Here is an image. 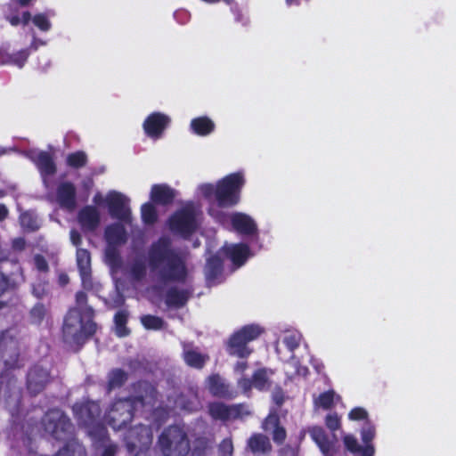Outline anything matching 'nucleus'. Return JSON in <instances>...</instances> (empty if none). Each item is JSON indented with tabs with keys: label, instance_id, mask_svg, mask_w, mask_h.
<instances>
[{
	"label": "nucleus",
	"instance_id": "13",
	"mask_svg": "<svg viewBox=\"0 0 456 456\" xmlns=\"http://www.w3.org/2000/svg\"><path fill=\"white\" fill-rule=\"evenodd\" d=\"M208 413L213 420L226 422L248 416L250 411L246 403L227 405L223 402H211L208 404Z\"/></svg>",
	"mask_w": 456,
	"mask_h": 456
},
{
	"label": "nucleus",
	"instance_id": "22",
	"mask_svg": "<svg viewBox=\"0 0 456 456\" xmlns=\"http://www.w3.org/2000/svg\"><path fill=\"white\" fill-rule=\"evenodd\" d=\"M262 428L265 431L271 432L272 439L276 445H281L286 441L287 431L281 426L280 417L277 414H269L265 419Z\"/></svg>",
	"mask_w": 456,
	"mask_h": 456
},
{
	"label": "nucleus",
	"instance_id": "40",
	"mask_svg": "<svg viewBox=\"0 0 456 456\" xmlns=\"http://www.w3.org/2000/svg\"><path fill=\"white\" fill-rule=\"evenodd\" d=\"M152 202H146L141 207L142 220L146 225H152L158 221V212Z\"/></svg>",
	"mask_w": 456,
	"mask_h": 456
},
{
	"label": "nucleus",
	"instance_id": "34",
	"mask_svg": "<svg viewBox=\"0 0 456 456\" xmlns=\"http://www.w3.org/2000/svg\"><path fill=\"white\" fill-rule=\"evenodd\" d=\"M105 239L110 245H122L126 242L127 236L125 227L120 224H114L105 229Z\"/></svg>",
	"mask_w": 456,
	"mask_h": 456
},
{
	"label": "nucleus",
	"instance_id": "36",
	"mask_svg": "<svg viewBox=\"0 0 456 456\" xmlns=\"http://www.w3.org/2000/svg\"><path fill=\"white\" fill-rule=\"evenodd\" d=\"M129 314L126 310L118 311L113 318L115 326V334L118 338H125L130 335L131 330L126 326Z\"/></svg>",
	"mask_w": 456,
	"mask_h": 456
},
{
	"label": "nucleus",
	"instance_id": "51",
	"mask_svg": "<svg viewBox=\"0 0 456 456\" xmlns=\"http://www.w3.org/2000/svg\"><path fill=\"white\" fill-rule=\"evenodd\" d=\"M202 196L207 200H211L212 198L216 199V185H213L212 183H202L199 187Z\"/></svg>",
	"mask_w": 456,
	"mask_h": 456
},
{
	"label": "nucleus",
	"instance_id": "58",
	"mask_svg": "<svg viewBox=\"0 0 456 456\" xmlns=\"http://www.w3.org/2000/svg\"><path fill=\"white\" fill-rule=\"evenodd\" d=\"M118 452V445L116 444L110 443L104 446L102 456H115Z\"/></svg>",
	"mask_w": 456,
	"mask_h": 456
},
{
	"label": "nucleus",
	"instance_id": "49",
	"mask_svg": "<svg viewBox=\"0 0 456 456\" xmlns=\"http://www.w3.org/2000/svg\"><path fill=\"white\" fill-rule=\"evenodd\" d=\"M233 454V443L231 437L223 439L218 445L219 456H232Z\"/></svg>",
	"mask_w": 456,
	"mask_h": 456
},
{
	"label": "nucleus",
	"instance_id": "50",
	"mask_svg": "<svg viewBox=\"0 0 456 456\" xmlns=\"http://www.w3.org/2000/svg\"><path fill=\"white\" fill-rule=\"evenodd\" d=\"M325 425L331 432H335L341 428V419L337 413H330L325 418Z\"/></svg>",
	"mask_w": 456,
	"mask_h": 456
},
{
	"label": "nucleus",
	"instance_id": "10",
	"mask_svg": "<svg viewBox=\"0 0 456 456\" xmlns=\"http://www.w3.org/2000/svg\"><path fill=\"white\" fill-rule=\"evenodd\" d=\"M129 396H126L130 403L135 407H153L158 402L159 391L157 386L146 379H139L130 385Z\"/></svg>",
	"mask_w": 456,
	"mask_h": 456
},
{
	"label": "nucleus",
	"instance_id": "24",
	"mask_svg": "<svg viewBox=\"0 0 456 456\" xmlns=\"http://www.w3.org/2000/svg\"><path fill=\"white\" fill-rule=\"evenodd\" d=\"M176 197V191L166 183L153 184L151 189V200L157 205H171Z\"/></svg>",
	"mask_w": 456,
	"mask_h": 456
},
{
	"label": "nucleus",
	"instance_id": "26",
	"mask_svg": "<svg viewBox=\"0 0 456 456\" xmlns=\"http://www.w3.org/2000/svg\"><path fill=\"white\" fill-rule=\"evenodd\" d=\"M247 448L254 455H267L273 451L269 437L262 433H253L247 440Z\"/></svg>",
	"mask_w": 456,
	"mask_h": 456
},
{
	"label": "nucleus",
	"instance_id": "18",
	"mask_svg": "<svg viewBox=\"0 0 456 456\" xmlns=\"http://www.w3.org/2000/svg\"><path fill=\"white\" fill-rule=\"evenodd\" d=\"M313 441L317 444L323 456H335L338 451V442L335 434L330 438L322 427H313L309 430Z\"/></svg>",
	"mask_w": 456,
	"mask_h": 456
},
{
	"label": "nucleus",
	"instance_id": "39",
	"mask_svg": "<svg viewBox=\"0 0 456 456\" xmlns=\"http://www.w3.org/2000/svg\"><path fill=\"white\" fill-rule=\"evenodd\" d=\"M105 305L110 308H119L124 305L126 298L120 287H113L107 297H103Z\"/></svg>",
	"mask_w": 456,
	"mask_h": 456
},
{
	"label": "nucleus",
	"instance_id": "45",
	"mask_svg": "<svg viewBox=\"0 0 456 456\" xmlns=\"http://www.w3.org/2000/svg\"><path fill=\"white\" fill-rule=\"evenodd\" d=\"M45 307L43 304H37L30 310L29 315L32 323L40 324L45 316Z\"/></svg>",
	"mask_w": 456,
	"mask_h": 456
},
{
	"label": "nucleus",
	"instance_id": "5",
	"mask_svg": "<svg viewBox=\"0 0 456 456\" xmlns=\"http://www.w3.org/2000/svg\"><path fill=\"white\" fill-rule=\"evenodd\" d=\"M158 445L164 456H186L191 450L186 431L177 425L164 428L158 438Z\"/></svg>",
	"mask_w": 456,
	"mask_h": 456
},
{
	"label": "nucleus",
	"instance_id": "46",
	"mask_svg": "<svg viewBox=\"0 0 456 456\" xmlns=\"http://www.w3.org/2000/svg\"><path fill=\"white\" fill-rule=\"evenodd\" d=\"M31 20L37 28L44 32L50 30L52 27L49 19L45 13H37L33 18L31 17Z\"/></svg>",
	"mask_w": 456,
	"mask_h": 456
},
{
	"label": "nucleus",
	"instance_id": "53",
	"mask_svg": "<svg viewBox=\"0 0 456 456\" xmlns=\"http://www.w3.org/2000/svg\"><path fill=\"white\" fill-rule=\"evenodd\" d=\"M283 343L289 351L293 352L299 346L300 339L298 336L292 334L286 336L283 339Z\"/></svg>",
	"mask_w": 456,
	"mask_h": 456
},
{
	"label": "nucleus",
	"instance_id": "9",
	"mask_svg": "<svg viewBox=\"0 0 456 456\" xmlns=\"http://www.w3.org/2000/svg\"><path fill=\"white\" fill-rule=\"evenodd\" d=\"M375 435V427L367 420L361 429V438L364 445H361L353 435H346L343 437L345 449L353 456H374L375 448L372 444V440Z\"/></svg>",
	"mask_w": 456,
	"mask_h": 456
},
{
	"label": "nucleus",
	"instance_id": "55",
	"mask_svg": "<svg viewBox=\"0 0 456 456\" xmlns=\"http://www.w3.org/2000/svg\"><path fill=\"white\" fill-rule=\"evenodd\" d=\"M273 400L278 407H281L284 403L285 395L281 387H278L275 388L273 394Z\"/></svg>",
	"mask_w": 456,
	"mask_h": 456
},
{
	"label": "nucleus",
	"instance_id": "38",
	"mask_svg": "<svg viewBox=\"0 0 456 456\" xmlns=\"http://www.w3.org/2000/svg\"><path fill=\"white\" fill-rule=\"evenodd\" d=\"M65 163L70 168L80 169L87 165L88 156L84 151H77L67 155Z\"/></svg>",
	"mask_w": 456,
	"mask_h": 456
},
{
	"label": "nucleus",
	"instance_id": "35",
	"mask_svg": "<svg viewBox=\"0 0 456 456\" xmlns=\"http://www.w3.org/2000/svg\"><path fill=\"white\" fill-rule=\"evenodd\" d=\"M128 380V373L121 368L112 369L108 373V380L106 384V392L110 394L111 391L122 387Z\"/></svg>",
	"mask_w": 456,
	"mask_h": 456
},
{
	"label": "nucleus",
	"instance_id": "3",
	"mask_svg": "<svg viewBox=\"0 0 456 456\" xmlns=\"http://www.w3.org/2000/svg\"><path fill=\"white\" fill-rule=\"evenodd\" d=\"M42 425L45 432L58 441H65V444L53 456H86V451L77 439L73 437L74 426L70 419L60 409L48 410L42 418Z\"/></svg>",
	"mask_w": 456,
	"mask_h": 456
},
{
	"label": "nucleus",
	"instance_id": "16",
	"mask_svg": "<svg viewBox=\"0 0 456 456\" xmlns=\"http://www.w3.org/2000/svg\"><path fill=\"white\" fill-rule=\"evenodd\" d=\"M72 411L78 425L85 428L94 426L102 413L100 404L94 401L76 403Z\"/></svg>",
	"mask_w": 456,
	"mask_h": 456
},
{
	"label": "nucleus",
	"instance_id": "37",
	"mask_svg": "<svg viewBox=\"0 0 456 456\" xmlns=\"http://www.w3.org/2000/svg\"><path fill=\"white\" fill-rule=\"evenodd\" d=\"M335 400L340 401L341 396L337 395L333 389H330L321 393L319 396L314 399V404L323 410H330L334 406Z\"/></svg>",
	"mask_w": 456,
	"mask_h": 456
},
{
	"label": "nucleus",
	"instance_id": "30",
	"mask_svg": "<svg viewBox=\"0 0 456 456\" xmlns=\"http://www.w3.org/2000/svg\"><path fill=\"white\" fill-rule=\"evenodd\" d=\"M183 359L189 367L196 370H201L209 360V356L206 354L200 353L192 347L184 346Z\"/></svg>",
	"mask_w": 456,
	"mask_h": 456
},
{
	"label": "nucleus",
	"instance_id": "25",
	"mask_svg": "<svg viewBox=\"0 0 456 456\" xmlns=\"http://www.w3.org/2000/svg\"><path fill=\"white\" fill-rule=\"evenodd\" d=\"M231 224L233 230L242 235H254L257 232L255 221L244 213H233L231 216Z\"/></svg>",
	"mask_w": 456,
	"mask_h": 456
},
{
	"label": "nucleus",
	"instance_id": "60",
	"mask_svg": "<svg viewBox=\"0 0 456 456\" xmlns=\"http://www.w3.org/2000/svg\"><path fill=\"white\" fill-rule=\"evenodd\" d=\"M70 240L73 245L79 246L82 242V238L80 233L76 230H71L70 232Z\"/></svg>",
	"mask_w": 456,
	"mask_h": 456
},
{
	"label": "nucleus",
	"instance_id": "33",
	"mask_svg": "<svg viewBox=\"0 0 456 456\" xmlns=\"http://www.w3.org/2000/svg\"><path fill=\"white\" fill-rule=\"evenodd\" d=\"M274 374V370L269 368H258L253 374V382L255 383V388L259 391L269 390L272 387L271 377Z\"/></svg>",
	"mask_w": 456,
	"mask_h": 456
},
{
	"label": "nucleus",
	"instance_id": "4",
	"mask_svg": "<svg viewBox=\"0 0 456 456\" xmlns=\"http://www.w3.org/2000/svg\"><path fill=\"white\" fill-rule=\"evenodd\" d=\"M265 329L259 324L251 323L242 326L235 330L225 342V350L231 356L247 359L254 352L249 346L250 342L256 340Z\"/></svg>",
	"mask_w": 456,
	"mask_h": 456
},
{
	"label": "nucleus",
	"instance_id": "63",
	"mask_svg": "<svg viewBox=\"0 0 456 456\" xmlns=\"http://www.w3.org/2000/svg\"><path fill=\"white\" fill-rule=\"evenodd\" d=\"M32 288H33V294L37 297H40L42 296V294L45 293V287L33 286Z\"/></svg>",
	"mask_w": 456,
	"mask_h": 456
},
{
	"label": "nucleus",
	"instance_id": "54",
	"mask_svg": "<svg viewBox=\"0 0 456 456\" xmlns=\"http://www.w3.org/2000/svg\"><path fill=\"white\" fill-rule=\"evenodd\" d=\"M348 417L352 420H363L367 419L368 412L364 408L355 407L350 411Z\"/></svg>",
	"mask_w": 456,
	"mask_h": 456
},
{
	"label": "nucleus",
	"instance_id": "15",
	"mask_svg": "<svg viewBox=\"0 0 456 456\" xmlns=\"http://www.w3.org/2000/svg\"><path fill=\"white\" fill-rule=\"evenodd\" d=\"M28 158L36 166L45 183L49 177L57 173L53 153L46 151H31L28 153Z\"/></svg>",
	"mask_w": 456,
	"mask_h": 456
},
{
	"label": "nucleus",
	"instance_id": "42",
	"mask_svg": "<svg viewBox=\"0 0 456 456\" xmlns=\"http://www.w3.org/2000/svg\"><path fill=\"white\" fill-rule=\"evenodd\" d=\"M131 278L135 281H142L147 273L146 265L142 260H135L132 263L129 270Z\"/></svg>",
	"mask_w": 456,
	"mask_h": 456
},
{
	"label": "nucleus",
	"instance_id": "59",
	"mask_svg": "<svg viewBox=\"0 0 456 456\" xmlns=\"http://www.w3.org/2000/svg\"><path fill=\"white\" fill-rule=\"evenodd\" d=\"M96 431L99 435L100 441H102V443H104L106 441H110V437L108 436V432L105 428H103L102 426H97Z\"/></svg>",
	"mask_w": 456,
	"mask_h": 456
},
{
	"label": "nucleus",
	"instance_id": "43",
	"mask_svg": "<svg viewBox=\"0 0 456 456\" xmlns=\"http://www.w3.org/2000/svg\"><path fill=\"white\" fill-rule=\"evenodd\" d=\"M28 52L20 50L13 53H6V58L2 60V64L13 63L22 67L28 59Z\"/></svg>",
	"mask_w": 456,
	"mask_h": 456
},
{
	"label": "nucleus",
	"instance_id": "23",
	"mask_svg": "<svg viewBox=\"0 0 456 456\" xmlns=\"http://www.w3.org/2000/svg\"><path fill=\"white\" fill-rule=\"evenodd\" d=\"M59 205L68 210H73L77 205L76 187L71 182L61 183L56 190Z\"/></svg>",
	"mask_w": 456,
	"mask_h": 456
},
{
	"label": "nucleus",
	"instance_id": "19",
	"mask_svg": "<svg viewBox=\"0 0 456 456\" xmlns=\"http://www.w3.org/2000/svg\"><path fill=\"white\" fill-rule=\"evenodd\" d=\"M170 118L161 112H152L144 120L142 127L147 136L159 139L170 124Z\"/></svg>",
	"mask_w": 456,
	"mask_h": 456
},
{
	"label": "nucleus",
	"instance_id": "21",
	"mask_svg": "<svg viewBox=\"0 0 456 456\" xmlns=\"http://www.w3.org/2000/svg\"><path fill=\"white\" fill-rule=\"evenodd\" d=\"M206 387L214 397L228 400L235 397V393L230 388L229 384L225 383L218 373H213L207 378Z\"/></svg>",
	"mask_w": 456,
	"mask_h": 456
},
{
	"label": "nucleus",
	"instance_id": "12",
	"mask_svg": "<svg viewBox=\"0 0 456 456\" xmlns=\"http://www.w3.org/2000/svg\"><path fill=\"white\" fill-rule=\"evenodd\" d=\"M19 340L12 330L7 329L0 333V362L6 370L20 368Z\"/></svg>",
	"mask_w": 456,
	"mask_h": 456
},
{
	"label": "nucleus",
	"instance_id": "20",
	"mask_svg": "<svg viewBox=\"0 0 456 456\" xmlns=\"http://www.w3.org/2000/svg\"><path fill=\"white\" fill-rule=\"evenodd\" d=\"M77 222L83 232H93L100 225V212L95 206H85L77 213Z\"/></svg>",
	"mask_w": 456,
	"mask_h": 456
},
{
	"label": "nucleus",
	"instance_id": "32",
	"mask_svg": "<svg viewBox=\"0 0 456 456\" xmlns=\"http://www.w3.org/2000/svg\"><path fill=\"white\" fill-rule=\"evenodd\" d=\"M76 256L82 285H86L87 279L91 274V254L87 249L80 248L77 249Z\"/></svg>",
	"mask_w": 456,
	"mask_h": 456
},
{
	"label": "nucleus",
	"instance_id": "41",
	"mask_svg": "<svg viewBox=\"0 0 456 456\" xmlns=\"http://www.w3.org/2000/svg\"><path fill=\"white\" fill-rule=\"evenodd\" d=\"M140 321L146 330H159L165 326L164 320L156 315L144 314L141 316Z\"/></svg>",
	"mask_w": 456,
	"mask_h": 456
},
{
	"label": "nucleus",
	"instance_id": "28",
	"mask_svg": "<svg viewBox=\"0 0 456 456\" xmlns=\"http://www.w3.org/2000/svg\"><path fill=\"white\" fill-rule=\"evenodd\" d=\"M225 254L235 267L242 266L250 256V248L245 243L232 244L226 248Z\"/></svg>",
	"mask_w": 456,
	"mask_h": 456
},
{
	"label": "nucleus",
	"instance_id": "44",
	"mask_svg": "<svg viewBox=\"0 0 456 456\" xmlns=\"http://www.w3.org/2000/svg\"><path fill=\"white\" fill-rule=\"evenodd\" d=\"M20 222L23 228L30 232H35L39 229L37 218L31 213H22L20 216Z\"/></svg>",
	"mask_w": 456,
	"mask_h": 456
},
{
	"label": "nucleus",
	"instance_id": "57",
	"mask_svg": "<svg viewBox=\"0 0 456 456\" xmlns=\"http://www.w3.org/2000/svg\"><path fill=\"white\" fill-rule=\"evenodd\" d=\"M107 258L110 262V264L112 266L119 265H120V257L115 250H109L106 254Z\"/></svg>",
	"mask_w": 456,
	"mask_h": 456
},
{
	"label": "nucleus",
	"instance_id": "47",
	"mask_svg": "<svg viewBox=\"0 0 456 456\" xmlns=\"http://www.w3.org/2000/svg\"><path fill=\"white\" fill-rule=\"evenodd\" d=\"M7 20L10 22L12 26H18L20 24H22L23 26H26L29 23L31 20V13L28 11L23 12L21 16L18 14H13L7 17Z\"/></svg>",
	"mask_w": 456,
	"mask_h": 456
},
{
	"label": "nucleus",
	"instance_id": "48",
	"mask_svg": "<svg viewBox=\"0 0 456 456\" xmlns=\"http://www.w3.org/2000/svg\"><path fill=\"white\" fill-rule=\"evenodd\" d=\"M211 441L206 436H199L194 440V451L198 455L204 454L211 448Z\"/></svg>",
	"mask_w": 456,
	"mask_h": 456
},
{
	"label": "nucleus",
	"instance_id": "7",
	"mask_svg": "<svg viewBox=\"0 0 456 456\" xmlns=\"http://www.w3.org/2000/svg\"><path fill=\"white\" fill-rule=\"evenodd\" d=\"M170 232L189 239L198 229L197 213L192 204H186L175 210L167 219Z\"/></svg>",
	"mask_w": 456,
	"mask_h": 456
},
{
	"label": "nucleus",
	"instance_id": "62",
	"mask_svg": "<svg viewBox=\"0 0 456 456\" xmlns=\"http://www.w3.org/2000/svg\"><path fill=\"white\" fill-rule=\"evenodd\" d=\"M9 214L8 208L4 204H0V222L7 218Z\"/></svg>",
	"mask_w": 456,
	"mask_h": 456
},
{
	"label": "nucleus",
	"instance_id": "56",
	"mask_svg": "<svg viewBox=\"0 0 456 456\" xmlns=\"http://www.w3.org/2000/svg\"><path fill=\"white\" fill-rule=\"evenodd\" d=\"M239 387L244 391L248 392L252 387H255V383L253 382V378H241L239 380Z\"/></svg>",
	"mask_w": 456,
	"mask_h": 456
},
{
	"label": "nucleus",
	"instance_id": "27",
	"mask_svg": "<svg viewBox=\"0 0 456 456\" xmlns=\"http://www.w3.org/2000/svg\"><path fill=\"white\" fill-rule=\"evenodd\" d=\"M224 265L221 257L216 255L207 259L204 274L208 282L223 281Z\"/></svg>",
	"mask_w": 456,
	"mask_h": 456
},
{
	"label": "nucleus",
	"instance_id": "8",
	"mask_svg": "<svg viewBox=\"0 0 456 456\" xmlns=\"http://www.w3.org/2000/svg\"><path fill=\"white\" fill-rule=\"evenodd\" d=\"M137 411L126 397L115 399L105 415L107 424L114 430L126 428Z\"/></svg>",
	"mask_w": 456,
	"mask_h": 456
},
{
	"label": "nucleus",
	"instance_id": "29",
	"mask_svg": "<svg viewBox=\"0 0 456 456\" xmlns=\"http://www.w3.org/2000/svg\"><path fill=\"white\" fill-rule=\"evenodd\" d=\"M189 297V290H179L178 287H168L165 294V303L168 308L178 309L186 305Z\"/></svg>",
	"mask_w": 456,
	"mask_h": 456
},
{
	"label": "nucleus",
	"instance_id": "17",
	"mask_svg": "<svg viewBox=\"0 0 456 456\" xmlns=\"http://www.w3.org/2000/svg\"><path fill=\"white\" fill-rule=\"evenodd\" d=\"M128 202V199L118 191H110L106 197L110 216L125 223L131 221V210Z\"/></svg>",
	"mask_w": 456,
	"mask_h": 456
},
{
	"label": "nucleus",
	"instance_id": "2",
	"mask_svg": "<svg viewBox=\"0 0 456 456\" xmlns=\"http://www.w3.org/2000/svg\"><path fill=\"white\" fill-rule=\"evenodd\" d=\"M95 312L87 305V295L84 290L76 294V306L69 309L65 315L62 336L66 343L83 346L97 330L94 321Z\"/></svg>",
	"mask_w": 456,
	"mask_h": 456
},
{
	"label": "nucleus",
	"instance_id": "14",
	"mask_svg": "<svg viewBox=\"0 0 456 456\" xmlns=\"http://www.w3.org/2000/svg\"><path fill=\"white\" fill-rule=\"evenodd\" d=\"M54 381L50 369L38 363L31 366L26 376V389L30 396H37Z\"/></svg>",
	"mask_w": 456,
	"mask_h": 456
},
{
	"label": "nucleus",
	"instance_id": "61",
	"mask_svg": "<svg viewBox=\"0 0 456 456\" xmlns=\"http://www.w3.org/2000/svg\"><path fill=\"white\" fill-rule=\"evenodd\" d=\"M247 362H237L234 365V370L238 373H243L248 369Z\"/></svg>",
	"mask_w": 456,
	"mask_h": 456
},
{
	"label": "nucleus",
	"instance_id": "1",
	"mask_svg": "<svg viewBox=\"0 0 456 456\" xmlns=\"http://www.w3.org/2000/svg\"><path fill=\"white\" fill-rule=\"evenodd\" d=\"M148 263L152 272L164 283H184L188 276L185 258L172 248L169 238L160 237L148 251Z\"/></svg>",
	"mask_w": 456,
	"mask_h": 456
},
{
	"label": "nucleus",
	"instance_id": "6",
	"mask_svg": "<svg viewBox=\"0 0 456 456\" xmlns=\"http://www.w3.org/2000/svg\"><path fill=\"white\" fill-rule=\"evenodd\" d=\"M245 179L241 173H232L216 183V201L221 208L235 207L240 200Z\"/></svg>",
	"mask_w": 456,
	"mask_h": 456
},
{
	"label": "nucleus",
	"instance_id": "64",
	"mask_svg": "<svg viewBox=\"0 0 456 456\" xmlns=\"http://www.w3.org/2000/svg\"><path fill=\"white\" fill-rule=\"evenodd\" d=\"M102 201V195L100 193L95 194L94 197V202L95 204H101Z\"/></svg>",
	"mask_w": 456,
	"mask_h": 456
},
{
	"label": "nucleus",
	"instance_id": "31",
	"mask_svg": "<svg viewBox=\"0 0 456 456\" xmlns=\"http://www.w3.org/2000/svg\"><path fill=\"white\" fill-rule=\"evenodd\" d=\"M190 128L199 136H207L214 132L216 125L210 118L200 116L191 119Z\"/></svg>",
	"mask_w": 456,
	"mask_h": 456
},
{
	"label": "nucleus",
	"instance_id": "11",
	"mask_svg": "<svg viewBox=\"0 0 456 456\" xmlns=\"http://www.w3.org/2000/svg\"><path fill=\"white\" fill-rule=\"evenodd\" d=\"M126 446L130 454L134 456H145L152 442L151 429L145 425H136L129 428L125 436Z\"/></svg>",
	"mask_w": 456,
	"mask_h": 456
},
{
	"label": "nucleus",
	"instance_id": "52",
	"mask_svg": "<svg viewBox=\"0 0 456 456\" xmlns=\"http://www.w3.org/2000/svg\"><path fill=\"white\" fill-rule=\"evenodd\" d=\"M34 265L38 272L46 273L49 271V265L45 257L41 254H37L34 256Z\"/></svg>",
	"mask_w": 456,
	"mask_h": 456
}]
</instances>
